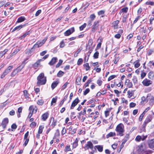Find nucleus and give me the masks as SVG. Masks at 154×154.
I'll use <instances>...</instances> for the list:
<instances>
[{
	"mask_svg": "<svg viewBox=\"0 0 154 154\" xmlns=\"http://www.w3.org/2000/svg\"><path fill=\"white\" fill-rule=\"evenodd\" d=\"M37 85L38 86L44 85L46 82V77L44 76V73H40L37 77Z\"/></svg>",
	"mask_w": 154,
	"mask_h": 154,
	"instance_id": "1",
	"label": "nucleus"
},
{
	"mask_svg": "<svg viewBox=\"0 0 154 154\" xmlns=\"http://www.w3.org/2000/svg\"><path fill=\"white\" fill-rule=\"evenodd\" d=\"M116 131L118 133L117 135L122 136L124 135L123 133L125 131L124 126L122 123L118 124L115 129Z\"/></svg>",
	"mask_w": 154,
	"mask_h": 154,
	"instance_id": "2",
	"label": "nucleus"
},
{
	"mask_svg": "<svg viewBox=\"0 0 154 154\" xmlns=\"http://www.w3.org/2000/svg\"><path fill=\"white\" fill-rule=\"evenodd\" d=\"M152 119V116L151 115H149L147 116L143 123V128L144 130H145V127L147 124L150 122Z\"/></svg>",
	"mask_w": 154,
	"mask_h": 154,
	"instance_id": "3",
	"label": "nucleus"
},
{
	"mask_svg": "<svg viewBox=\"0 0 154 154\" xmlns=\"http://www.w3.org/2000/svg\"><path fill=\"white\" fill-rule=\"evenodd\" d=\"M13 68V66H8L5 70L4 72L1 76V78L2 79L8 74L10 71Z\"/></svg>",
	"mask_w": 154,
	"mask_h": 154,
	"instance_id": "4",
	"label": "nucleus"
},
{
	"mask_svg": "<svg viewBox=\"0 0 154 154\" xmlns=\"http://www.w3.org/2000/svg\"><path fill=\"white\" fill-rule=\"evenodd\" d=\"M47 39V37H46L42 41H38L34 45H35V47L37 48L41 47L43 44H44Z\"/></svg>",
	"mask_w": 154,
	"mask_h": 154,
	"instance_id": "5",
	"label": "nucleus"
},
{
	"mask_svg": "<svg viewBox=\"0 0 154 154\" xmlns=\"http://www.w3.org/2000/svg\"><path fill=\"white\" fill-rule=\"evenodd\" d=\"M27 60V59H26L24 60L20 66H18L16 69H15L16 70H17V72H18V73L20 72L22 69L24 68L25 64L26 63V61Z\"/></svg>",
	"mask_w": 154,
	"mask_h": 154,
	"instance_id": "6",
	"label": "nucleus"
},
{
	"mask_svg": "<svg viewBox=\"0 0 154 154\" xmlns=\"http://www.w3.org/2000/svg\"><path fill=\"white\" fill-rule=\"evenodd\" d=\"M142 83L144 86H147L152 84V82L148 79H145L142 82Z\"/></svg>",
	"mask_w": 154,
	"mask_h": 154,
	"instance_id": "7",
	"label": "nucleus"
},
{
	"mask_svg": "<svg viewBox=\"0 0 154 154\" xmlns=\"http://www.w3.org/2000/svg\"><path fill=\"white\" fill-rule=\"evenodd\" d=\"M74 31V27H72L66 31L64 33V35L65 36H68L72 33Z\"/></svg>",
	"mask_w": 154,
	"mask_h": 154,
	"instance_id": "8",
	"label": "nucleus"
},
{
	"mask_svg": "<svg viewBox=\"0 0 154 154\" xmlns=\"http://www.w3.org/2000/svg\"><path fill=\"white\" fill-rule=\"evenodd\" d=\"M79 100L78 98H76L72 102L71 106L70 109H73L74 107L78 104L79 102Z\"/></svg>",
	"mask_w": 154,
	"mask_h": 154,
	"instance_id": "9",
	"label": "nucleus"
},
{
	"mask_svg": "<svg viewBox=\"0 0 154 154\" xmlns=\"http://www.w3.org/2000/svg\"><path fill=\"white\" fill-rule=\"evenodd\" d=\"M8 123V118H4L2 120L1 125L4 128H5Z\"/></svg>",
	"mask_w": 154,
	"mask_h": 154,
	"instance_id": "10",
	"label": "nucleus"
},
{
	"mask_svg": "<svg viewBox=\"0 0 154 154\" xmlns=\"http://www.w3.org/2000/svg\"><path fill=\"white\" fill-rule=\"evenodd\" d=\"M99 25V21H96L94 22L93 25L92 26V31L94 32L95 31L96 28L98 27Z\"/></svg>",
	"mask_w": 154,
	"mask_h": 154,
	"instance_id": "11",
	"label": "nucleus"
},
{
	"mask_svg": "<svg viewBox=\"0 0 154 154\" xmlns=\"http://www.w3.org/2000/svg\"><path fill=\"white\" fill-rule=\"evenodd\" d=\"M27 24V23H26L23 25H20L17 26L13 29L12 32H13L15 30L19 31L21 29L26 26Z\"/></svg>",
	"mask_w": 154,
	"mask_h": 154,
	"instance_id": "12",
	"label": "nucleus"
},
{
	"mask_svg": "<svg viewBox=\"0 0 154 154\" xmlns=\"http://www.w3.org/2000/svg\"><path fill=\"white\" fill-rule=\"evenodd\" d=\"M57 60V58L56 57H53L49 63L48 64L49 65L51 66L54 65L55 63Z\"/></svg>",
	"mask_w": 154,
	"mask_h": 154,
	"instance_id": "13",
	"label": "nucleus"
},
{
	"mask_svg": "<svg viewBox=\"0 0 154 154\" xmlns=\"http://www.w3.org/2000/svg\"><path fill=\"white\" fill-rule=\"evenodd\" d=\"M148 145L151 148H154V139L148 141Z\"/></svg>",
	"mask_w": 154,
	"mask_h": 154,
	"instance_id": "14",
	"label": "nucleus"
},
{
	"mask_svg": "<svg viewBox=\"0 0 154 154\" xmlns=\"http://www.w3.org/2000/svg\"><path fill=\"white\" fill-rule=\"evenodd\" d=\"M86 147L87 149H92L93 148V145L91 142V141H88L87 144H86Z\"/></svg>",
	"mask_w": 154,
	"mask_h": 154,
	"instance_id": "15",
	"label": "nucleus"
},
{
	"mask_svg": "<svg viewBox=\"0 0 154 154\" xmlns=\"http://www.w3.org/2000/svg\"><path fill=\"white\" fill-rule=\"evenodd\" d=\"M125 84L127 85L129 88H131L132 86V84L130 82V80L129 79H127L125 82Z\"/></svg>",
	"mask_w": 154,
	"mask_h": 154,
	"instance_id": "16",
	"label": "nucleus"
},
{
	"mask_svg": "<svg viewBox=\"0 0 154 154\" xmlns=\"http://www.w3.org/2000/svg\"><path fill=\"white\" fill-rule=\"evenodd\" d=\"M49 114L48 112H46L43 114L42 116V119L44 121H45L48 117Z\"/></svg>",
	"mask_w": 154,
	"mask_h": 154,
	"instance_id": "17",
	"label": "nucleus"
},
{
	"mask_svg": "<svg viewBox=\"0 0 154 154\" xmlns=\"http://www.w3.org/2000/svg\"><path fill=\"white\" fill-rule=\"evenodd\" d=\"M93 43V40L92 39H89L88 43V45L86 47L87 50H89L90 48V46H91Z\"/></svg>",
	"mask_w": 154,
	"mask_h": 154,
	"instance_id": "18",
	"label": "nucleus"
},
{
	"mask_svg": "<svg viewBox=\"0 0 154 154\" xmlns=\"http://www.w3.org/2000/svg\"><path fill=\"white\" fill-rule=\"evenodd\" d=\"M43 61L42 59H39L35 62L33 65V66L35 69H36L40 65L41 61Z\"/></svg>",
	"mask_w": 154,
	"mask_h": 154,
	"instance_id": "19",
	"label": "nucleus"
},
{
	"mask_svg": "<svg viewBox=\"0 0 154 154\" xmlns=\"http://www.w3.org/2000/svg\"><path fill=\"white\" fill-rule=\"evenodd\" d=\"M31 32L30 31H27V32L24 33L23 35L20 36L19 38L20 39H22L23 38H24L27 35H29L31 33Z\"/></svg>",
	"mask_w": 154,
	"mask_h": 154,
	"instance_id": "20",
	"label": "nucleus"
},
{
	"mask_svg": "<svg viewBox=\"0 0 154 154\" xmlns=\"http://www.w3.org/2000/svg\"><path fill=\"white\" fill-rule=\"evenodd\" d=\"M116 135V133L113 132H110L109 133L107 134L106 135V138H108L109 137L115 136Z\"/></svg>",
	"mask_w": 154,
	"mask_h": 154,
	"instance_id": "21",
	"label": "nucleus"
},
{
	"mask_svg": "<svg viewBox=\"0 0 154 154\" xmlns=\"http://www.w3.org/2000/svg\"><path fill=\"white\" fill-rule=\"evenodd\" d=\"M59 83V82L57 81H56L55 82H53L51 84V87L52 90H53L57 85Z\"/></svg>",
	"mask_w": 154,
	"mask_h": 154,
	"instance_id": "22",
	"label": "nucleus"
},
{
	"mask_svg": "<svg viewBox=\"0 0 154 154\" xmlns=\"http://www.w3.org/2000/svg\"><path fill=\"white\" fill-rule=\"evenodd\" d=\"M140 61L139 60H137L134 62V67L135 68H138L140 66V63H139Z\"/></svg>",
	"mask_w": 154,
	"mask_h": 154,
	"instance_id": "23",
	"label": "nucleus"
},
{
	"mask_svg": "<svg viewBox=\"0 0 154 154\" xmlns=\"http://www.w3.org/2000/svg\"><path fill=\"white\" fill-rule=\"evenodd\" d=\"M26 19L24 17L22 16L18 18L17 21L16 22V23H20L24 21Z\"/></svg>",
	"mask_w": 154,
	"mask_h": 154,
	"instance_id": "24",
	"label": "nucleus"
},
{
	"mask_svg": "<svg viewBox=\"0 0 154 154\" xmlns=\"http://www.w3.org/2000/svg\"><path fill=\"white\" fill-rule=\"evenodd\" d=\"M134 91H128L127 92L128 97L131 98L134 94Z\"/></svg>",
	"mask_w": 154,
	"mask_h": 154,
	"instance_id": "25",
	"label": "nucleus"
},
{
	"mask_svg": "<svg viewBox=\"0 0 154 154\" xmlns=\"http://www.w3.org/2000/svg\"><path fill=\"white\" fill-rule=\"evenodd\" d=\"M95 147L100 152H102L103 151V146L101 145L96 146Z\"/></svg>",
	"mask_w": 154,
	"mask_h": 154,
	"instance_id": "26",
	"label": "nucleus"
},
{
	"mask_svg": "<svg viewBox=\"0 0 154 154\" xmlns=\"http://www.w3.org/2000/svg\"><path fill=\"white\" fill-rule=\"evenodd\" d=\"M154 103V97L152 96L150 99L149 103V105L152 106Z\"/></svg>",
	"mask_w": 154,
	"mask_h": 154,
	"instance_id": "27",
	"label": "nucleus"
},
{
	"mask_svg": "<svg viewBox=\"0 0 154 154\" xmlns=\"http://www.w3.org/2000/svg\"><path fill=\"white\" fill-rule=\"evenodd\" d=\"M154 72L152 71H151L148 73V76L149 79H152L154 76Z\"/></svg>",
	"mask_w": 154,
	"mask_h": 154,
	"instance_id": "28",
	"label": "nucleus"
},
{
	"mask_svg": "<svg viewBox=\"0 0 154 154\" xmlns=\"http://www.w3.org/2000/svg\"><path fill=\"white\" fill-rule=\"evenodd\" d=\"M44 128V127L43 125H40V126L39 128V129L38 131V133L39 134H41L42 133L43 130Z\"/></svg>",
	"mask_w": 154,
	"mask_h": 154,
	"instance_id": "29",
	"label": "nucleus"
},
{
	"mask_svg": "<svg viewBox=\"0 0 154 154\" xmlns=\"http://www.w3.org/2000/svg\"><path fill=\"white\" fill-rule=\"evenodd\" d=\"M23 94L24 97H25V98L27 100H28L29 98V97L28 94L27 93V91L26 90H24L23 91Z\"/></svg>",
	"mask_w": 154,
	"mask_h": 154,
	"instance_id": "30",
	"label": "nucleus"
},
{
	"mask_svg": "<svg viewBox=\"0 0 154 154\" xmlns=\"http://www.w3.org/2000/svg\"><path fill=\"white\" fill-rule=\"evenodd\" d=\"M64 74V72L61 71H60L57 74V76L59 77H60L62 76Z\"/></svg>",
	"mask_w": 154,
	"mask_h": 154,
	"instance_id": "31",
	"label": "nucleus"
},
{
	"mask_svg": "<svg viewBox=\"0 0 154 154\" xmlns=\"http://www.w3.org/2000/svg\"><path fill=\"white\" fill-rule=\"evenodd\" d=\"M35 109V112H36L37 111V109L36 108L35 109H34L32 106H30L29 108V110L30 112H33V113L34 112V110Z\"/></svg>",
	"mask_w": 154,
	"mask_h": 154,
	"instance_id": "32",
	"label": "nucleus"
},
{
	"mask_svg": "<svg viewBox=\"0 0 154 154\" xmlns=\"http://www.w3.org/2000/svg\"><path fill=\"white\" fill-rule=\"evenodd\" d=\"M36 48V47H35V45H34L29 50V53L31 54L32 53Z\"/></svg>",
	"mask_w": 154,
	"mask_h": 154,
	"instance_id": "33",
	"label": "nucleus"
},
{
	"mask_svg": "<svg viewBox=\"0 0 154 154\" xmlns=\"http://www.w3.org/2000/svg\"><path fill=\"white\" fill-rule=\"evenodd\" d=\"M57 97H54L52 98L51 102V105H53L54 103H55L56 102L57 100Z\"/></svg>",
	"mask_w": 154,
	"mask_h": 154,
	"instance_id": "34",
	"label": "nucleus"
},
{
	"mask_svg": "<svg viewBox=\"0 0 154 154\" xmlns=\"http://www.w3.org/2000/svg\"><path fill=\"white\" fill-rule=\"evenodd\" d=\"M37 103L38 105H42L44 103V101L41 99L38 100Z\"/></svg>",
	"mask_w": 154,
	"mask_h": 154,
	"instance_id": "35",
	"label": "nucleus"
},
{
	"mask_svg": "<svg viewBox=\"0 0 154 154\" xmlns=\"http://www.w3.org/2000/svg\"><path fill=\"white\" fill-rule=\"evenodd\" d=\"M87 24L86 23H84L81 26L79 27V29L80 31L82 30L86 26Z\"/></svg>",
	"mask_w": 154,
	"mask_h": 154,
	"instance_id": "36",
	"label": "nucleus"
},
{
	"mask_svg": "<svg viewBox=\"0 0 154 154\" xmlns=\"http://www.w3.org/2000/svg\"><path fill=\"white\" fill-rule=\"evenodd\" d=\"M84 66L86 70L87 71L89 70L90 69L88 63H86L84 65Z\"/></svg>",
	"mask_w": 154,
	"mask_h": 154,
	"instance_id": "37",
	"label": "nucleus"
},
{
	"mask_svg": "<svg viewBox=\"0 0 154 154\" xmlns=\"http://www.w3.org/2000/svg\"><path fill=\"white\" fill-rule=\"evenodd\" d=\"M62 62V60H59L58 63L56 64V67L57 68L59 67L61 65Z\"/></svg>",
	"mask_w": 154,
	"mask_h": 154,
	"instance_id": "38",
	"label": "nucleus"
},
{
	"mask_svg": "<svg viewBox=\"0 0 154 154\" xmlns=\"http://www.w3.org/2000/svg\"><path fill=\"white\" fill-rule=\"evenodd\" d=\"M128 10V8L127 7L124 8H122L121 10V11H120L119 13H121L122 12H124L125 13H126Z\"/></svg>",
	"mask_w": 154,
	"mask_h": 154,
	"instance_id": "39",
	"label": "nucleus"
},
{
	"mask_svg": "<svg viewBox=\"0 0 154 154\" xmlns=\"http://www.w3.org/2000/svg\"><path fill=\"white\" fill-rule=\"evenodd\" d=\"M17 127V126L15 124H13L11 126V131H14V130H15Z\"/></svg>",
	"mask_w": 154,
	"mask_h": 154,
	"instance_id": "40",
	"label": "nucleus"
},
{
	"mask_svg": "<svg viewBox=\"0 0 154 154\" xmlns=\"http://www.w3.org/2000/svg\"><path fill=\"white\" fill-rule=\"evenodd\" d=\"M146 4L147 5H150L152 6L154 5V2H153L148 1L146 2Z\"/></svg>",
	"mask_w": 154,
	"mask_h": 154,
	"instance_id": "41",
	"label": "nucleus"
},
{
	"mask_svg": "<svg viewBox=\"0 0 154 154\" xmlns=\"http://www.w3.org/2000/svg\"><path fill=\"white\" fill-rule=\"evenodd\" d=\"M99 53L98 51L96 52L94 54L93 56L94 57L95 59H97L98 57Z\"/></svg>",
	"mask_w": 154,
	"mask_h": 154,
	"instance_id": "42",
	"label": "nucleus"
},
{
	"mask_svg": "<svg viewBox=\"0 0 154 154\" xmlns=\"http://www.w3.org/2000/svg\"><path fill=\"white\" fill-rule=\"evenodd\" d=\"M119 61V59L118 57H116L114 60H113V62L115 64H116Z\"/></svg>",
	"mask_w": 154,
	"mask_h": 154,
	"instance_id": "43",
	"label": "nucleus"
},
{
	"mask_svg": "<svg viewBox=\"0 0 154 154\" xmlns=\"http://www.w3.org/2000/svg\"><path fill=\"white\" fill-rule=\"evenodd\" d=\"M18 73V72L17 71V70L15 69L14 70V71L12 72L11 74V76H14L17 73Z\"/></svg>",
	"mask_w": 154,
	"mask_h": 154,
	"instance_id": "44",
	"label": "nucleus"
},
{
	"mask_svg": "<svg viewBox=\"0 0 154 154\" xmlns=\"http://www.w3.org/2000/svg\"><path fill=\"white\" fill-rule=\"evenodd\" d=\"M29 132L28 131H27L26 133L25 134L24 140H25V139H29V138H28V136L29 135Z\"/></svg>",
	"mask_w": 154,
	"mask_h": 154,
	"instance_id": "45",
	"label": "nucleus"
},
{
	"mask_svg": "<svg viewBox=\"0 0 154 154\" xmlns=\"http://www.w3.org/2000/svg\"><path fill=\"white\" fill-rule=\"evenodd\" d=\"M95 16L94 14H92L90 15V18L91 19V20L93 21L95 18Z\"/></svg>",
	"mask_w": 154,
	"mask_h": 154,
	"instance_id": "46",
	"label": "nucleus"
},
{
	"mask_svg": "<svg viewBox=\"0 0 154 154\" xmlns=\"http://www.w3.org/2000/svg\"><path fill=\"white\" fill-rule=\"evenodd\" d=\"M65 46V44L64 41L62 40L60 43V47L61 48H63Z\"/></svg>",
	"mask_w": 154,
	"mask_h": 154,
	"instance_id": "47",
	"label": "nucleus"
},
{
	"mask_svg": "<svg viewBox=\"0 0 154 154\" xmlns=\"http://www.w3.org/2000/svg\"><path fill=\"white\" fill-rule=\"evenodd\" d=\"M145 114L143 112L141 114L139 118V121H141L142 120L143 117L144 116Z\"/></svg>",
	"mask_w": 154,
	"mask_h": 154,
	"instance_id": "48",
	"label": "nucleus"
},
{
	"mask_svg": "<svg viewBox=\"0 0 154 154\" xmlns=\"http://www.w3.org/2000/svg\"><path fill=\"white\" fill-rule=\"evenodd\" d=\"M83 62V60L82 58H79L77 62V65H80Z\"/></svg>",
	"mask_w": 154,
	"mask_h": 154,
	"instance_id": "49",
	"label": "nucleus"
},
{
	"mask_svg": "<svg viewBox=\"0 0 154 154\" xmlns=\"http://www.w3.org/2000/svg\"><path fill=\"white\" fill-rule=\"evenodd\" d=\"M119 23L118 20H116L113 22L112 23V25L114 26H116Z\"/></svg>",
	"mask_w": 154,
	"mask_h": 154,
	"instance_id": "50",
	"label": "nucleus"
},
{
	"mask_svg": "<svg viewBox=\"0 0 154 154\" xmlns=\"http://www.w3.org/2000/svg\"><path fill=\"white\" fill-rule=\"evenodd\" d=\"M68 84V82H66L62 87L61 90H63L65 89L67 85Z\"/></svg>",
	"mask_w": 154,
	"mask_h": 154,
	"instance_id": "51",
	"label": "nucleus"
},
{
	"mask_svg": "<svg viewBox=\"0 0 154 154\" xmlns=\"http://www.w3.org/2000/svg\"><path fill=\"white\" fill-rule=\"evenodd\" d=\"M90 91V89L89 88H87L85 91L84 92L83 94L84 95H86Z\"/></svg>",
	"mask_w": 154,
	"mask_h": 154,
	"instance_id": "52",
	"label": "nucleus"
},
{
	"mask_svg": "<svg viewBox=\"0 0 154 154\" xmlns=\"http://www.w3.org/2000/svg\"><path fill=\"white\" fill-rule=\"evenodd\" d=\"M92 82V80L90 79L88 80L87 82L86 83V84L85 85V87H87L88 86L89 84Z\"/></svg>",
	"mask_w": 154,
	"mask_h": 154,
	"instance_id": "53",
	"label": "nucleus"
},
{
	"mask_svg": "<svg viewBox=\"0 0 154 154\" xmlns=\"http://www.w3.org/2000/svg\"><path fill=\"white\" fill-rule=\"evenodd\" d=\"M132 80L133 82L134 83H137V79L136 77L135 76H133Z\"/></svg>",
	"mask_w": 154,
	"mask_h": 154,
	"instance_id": "54",
	"label": "nucleus"
},
{
	"mask_svg": "<svg viewBox=\"0 0 154 154\" xmlns=\"http://www.w3.org/2000/svg\"><path fill=\"white\" fill-rule=\"evenodd\" d=\"M115 77H116V75H112L110 76V77H109L108 78V81H110L111 80L114 79Z\"/></svg>",
	"mask_w": 154,
	"mask_h": 154,
	"instance_id": "55",
	"label": "nucleus"
},
{
	"mask_svg": "<svg viewBox=\"0 0 154 154\" xmlns=\"http://www.w3.org/2000/svg\"><path fill=\"white\" fill-rule=\"evenodd\" d=\"M141 139H142V138L140 136L138 135L136 137L135 140L137 141H139L141 140Z\"/></svg>",
	"mask_w": 154,
	"mask_h": 154,
	"instance_id": "56",
	"label": "nucleus"
},
{
	"mask_svg": "<svg viewBox=\"0 0 154 154\" xmlns=\"http://www.w3.org/2000/svg\"><path fill=\"white\" fill-rule=\"evenodd\" d=\"M114 92L116 94L117 97L119 96V94L121 93V92H119L117 90H114Z\"/></svg>",
	"mask_w": 154,
	"mask_h": 154,
	"instance_id": "57",
	"label": "nucleus"
},
{
	"mask_svg": "<svg viewBox=\"0 0 154 154\" xmlns=\"http://www.w3.org/2000/svg\"><path fill=\"white\" fill-rule=\"evenodd\" d=\"M25 140L24 143L23 144V146H26L27 143H28L29 139H25V140Z\"/></svg>",
	"mask_w": 154,
	"mask_h": 154,
	"instance_id": "58",
	"label": "nucleus"
},
{
	"mask_svg": "<svg viewBox=\"0 0 154 154\" xmlns=\"http://www.w3.org/2000/svg\"><path fill=\"white\" fill-rule=\"evenodd\" d=\"M36 125V123L34 122H32L30 125V127L31 128L35 127Z\"/></svg>",
	"mask_w": 154,
	"mask_h": 154,
	"instance_id": "59",
	"label": "nucleus"
},
{
	"mask_svg": "<svg viewBox=\"0 0 154 154\" xmlns=\"http://www.w3.org/2000/svg\"><path fill=\"white\" fill-rule=\"evenodd\" d=\"M140 16L139 15L134 20V21L133 23H136L137 21H138V19L140 18Z\"/></svg>",
	"mask_w": 154,
	"mask_h": 154,
	"instance_id": "60",
	"label": "nucleus"
},
{
	"mask_svg": "<svg viewBox=\"0 0 154 154\" xmlns=\"http://www.w3.org/2000/svg\"><path fill=\"white\" fill-rule=\"evenodd\" d=\"M146 74L144 72H142L141 74V77L142 79H143L146 75Z\"/></svg>",
	"mask_w": 154,
	"mask_h": 154,
	"instance_id": "61",
	"label": "nucleus"
},
{
	"mask_svg": "<svg viewBox=\"0 0 154 154\" xmlns=\"http://www.w3.org/2000/svg\"><path fill=\"white\" fill-rule=\"evenodd\" d=\"M102 83V81L101 80H97V83L99 86H100L101 85Z\"/></svg>",
	"mask_w": 154,
	"mask_h": 154,
	"instance_id": "62",
	"label": "nucleus"
},
{
	"mask_svg": "<svg viewBox=\"0 0 154 154\" xmlns=\"http://www.w3.org/2000/svg\"><path fill=\"white\" fill-rule=\"evenodd\" d=\"M41 10H38L37 12H36L35 15L36 16H38L41 13Z\"/></svg>",
	"mask_w": 154,
	"mask_h": 154,
	"instance_id": "63",
	"label": "nucleus"
},
{
	"mask_svg": "<svg viewBox=\"0 0 154 154\" xmlns=\"http://www.w3.org/2000/svg\"><path fill=\"white\" fill-rule=\"evenodd\" d=\"M121 36V35L119 34H116L115 35L114 37L115 38L119 39V38Z\"/></svg>",
	"mask_w": 154,
	"mask_h": 154,
	"instance_id": "64",
	"label": "nucleus"
}]
</instances>
